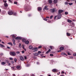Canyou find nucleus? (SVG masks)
Wrapping results in <instances>:
<instances>
[{
	"label": "nucleus",
	"mask_w": 76,
	"mask_h": 76,
	"mask_svg": "<svg viewBox=\"0 0 76 76\" xmlns=\"http://www.w3.org/2000/svg\"><path fill=\"white\" fill-rule=\"evenodd\" d=\"M60 50H63L64 49V47H61L60 48Z\"/></svg>",
	"instance_id": "nucleus-15"
},
{
	"label": "nucleus",
	"mask_w": 76,
	"mask_h": 76,
	"mask_svg": "<svg viewBox=\"0 0 76 76\" xmlns=\"http://www.w3.org/2000/svg\"><path fill=\"white\" fill-rule=\"evenodd\" d=\"M67 53L68 55H71V54L69 52H67Z\"/></svg>",
	"instance_id": "nucleus-39"
},
{
	"label": "nucleus",
	"mask_w": 76,
	"mask_h": 76,
	"mask_svg": "<svg viewBox=\"0 0 76 76\" xmlns=\"http://www.w3.org/2000/svg\"><path fill=\"white\" fill-rule=\"evenodd\" d=\"M16 53H17V54H19V53H20V52L18 51L16 52Z\"/></svg>",
	"instance_id": "nucleus-48"
},
{
	"label": "nucleus",
	"mask_w": 76,
	"mask_h": 76,
	"mask_svg": "<svg viewBox=\"0 0 76 76\" xmlns=\"http://www.w3.org/2000/svg\"><path fill=\"white\" fill-rule=\"evenodd\" d=\"M57 16H55L54 18V19H56V18H57Z\"/></svg>",
	"instance_id": "nucleus-51"
},
{
	"label": "nucleus",
	"mask_w": 76,
	"mask_h": 76,
	"mask_svg": "<svg viewBox=\"0 0 76 76\" xmlns=\"http://www.w3.org/2000/svg\"><path fill=\"white\" fill-rule=\"evenodd\" d=\"M73 55L74 56H76V53H74Z\"/></svg>",
	"instance_id": "nucleus-49"
},
{
	"label": "nucleus",
	"mask_w": 76,
	"mask_h": 76,
	"mask_svg": "<svg viewBox=\"0 0 76 76\" xmlns=\"http://www.w3.org/2000/svg\"><path fill=\"white\" fill-rule=\"evenodd\" d=\"M22 53H25V51L23 50V51H21Z\"/></svg>",
	"instance_id": "nucleus-55"
},
{
	"label": "nucleus",
	"mask_w": 76,
	"mask_h": 76,
	"mask_svg": "<svg viewBox=\"0 0 76 76\" xmlns=\"http://www.w3.org/2000/svg\"><path fill=\"white\" fill-rule=\"evenodd\" d=\"M57 0H54L53 1V3H57Z\"/></svg>",
	"instance_id": "nucleus-24"
},
{
	"label": "nucleus",
	"mask_w": 76,
	"mask_h": 76,
	"mask_svg": "<svg viewBox=\"0 0 76 76\" xmlns=\"http://www.w3.org/2000/svg\"><path fill=\"white\" fill-rule=\"evenodd\" d=\"M23 76H29V75H23Z\"/></svg>",
	"instance_id": "nucleus-63"
},
{
	"label": "nucleus",
	"mask_w": 76,
	"mask_h": 76,
	"mask_svg": "<svg viewBox=\"0 0 76 76\" xmlns=\"http://www.w3.org/2000/svg\"><path fill=\"white\" fill-rule=\"evenodd\" d=\"M1 14L2 15H4L6 13V11L4 10L2 11L1 12Z\"/></svg>",
	"instance_id": "nucleus-12"
},
{
	"label": "nucleus",
	"mask_w": 76,
	"mask_h": 76,
	"mask_svg": "<svg viewBox=\"0 0 76 76\" xmlns=\"http://www.w3.org/2000/svg\"><path fill=\"white\" fill-rule=\"evenodd\" d=\"M37 10L39 12H41L42 10V8L40 7H39L37 8Z\"/></svg>",
	"instance_id": "nucleus-9"
},
{
	"label": "nucleus",
	"mask_w": 76,
	"mask_h": 76,
	"mask_svg": "<svg viewBox=\"0 0 76 76\" xmlns=\"http://www.w3.org/2000/svg\"><path fill=\"white\" fill-rule=\"evenodd\" d=\"M50 51H51V50L50 49H49L48 50V51L46 53V54H48V53H50Z\"/></svg>",
	"instance_id": "nucleus-14"
},
{
	"label": "nucleus",
	"mask_w": 76,
	"mask_h": 76,
	"mask_svg": "<svg viewBox=\"0 0 76 76\" xmlns=\"http://www.w3.org/2000/svg\"><path fill=\"white\" fill-rule=\"evenodd\" d=\"M68 4H69L70 6H71L73 4L72 3H69Z\"/></svg>",
	"instance_id": "nucleus-40"
},
{
	"label": "nucleus",
	"mask_w": 76,
	"mask_h": 76,
	"mask_svg": "<svg viewBox=\"0 0 76 76\" xmlns=\"http://www.w3.org/2000/svg\"><path fill=\"white\" fill-rule=\"evenodd\" d=\"M11 69L12 70H15L16 69V66H13L11 67Z\"/></svg>",
	"instance_id": "nucleus-6"
},
{
	"label": "nucleus",
	"mask_w": 76,
	"mask_h": 76,
	"mask_svg": "<svg viewBox=\"0 0 76 76\" xmlns=\"http://www.w3.org/2000/svg\"><path fill=\"white\" fill-rule=\"evenodd\" d=\"M14 4H18V2L15 1L14 3Z\"/></svg>",
	"instance_id": "nucleus-38"
},
{
	"label": "nucleus",
	"mask_w": 76,
	"mask_h": 76,
	"mask_svg": "<svg viewBox=\"0 0 76 76\" xmlns=\"http://www.w3.org/2000/svg\"><path fill=\"white\" fill-rule=\"evenodd\" d=\"M67 22H68L70 23V22H72V20H71L69 19H68L67 20Z\"/></svg>",
	"instance_id": "nucleus-27"
},
{
	"label": "nucleus",
	"mask_w": 76,
	"mask_h": 76,
	"mask_svg": "<svg viewBox=\"0 0 76 76\" xmlns=\"http://www.w3.org/2000/svg\"><path fill=\"white\" fill-rule=\"evenodd\" d=\"M61 50H59L58 51V52H61Z\"/></svg>",
	"instance_id": "nucleus-56"
},
{
	"label": "nucleus",
	"mask_w": 76,
	"mask_h": 76,
	"mask_svg": "<svg viewBox=\"0 0 76 76\" xmlns=\"http://www.w3.org/2000/svg\"><path fill=\"white\" fill-rule=\"evenodd\" d=\"M64 71H63L62 72H61V74H64Z\"/></svg>",
	"instance_id": "nucleus-53"
},
{
	"label": "nucleus",
	"mask_w": 76,
	"mask_h": 76,
	"mask_svg": "<svg viewBox=\"0 0 76 76\" xmlns=\"http://www.w3.org/2000/svg\"><path fill=\"white\" fill-rule=\"evenodd\" d=\"M13 45H16V43H15V42H13Z\"/></svg>",
	"instance_id": "nucleus-59"
},
{
	"label": "nucleus",
	"mask_w": 76,
	"mask_h": 76,
	"mask_svg": "<svg viewBox=\"0 0 76 76\" xmlns=\"http://www.w3.org/2000/svg\"><path fill=\"white\" fill-rule=\"evenodd\" d=\"M38 54H41V51H38Z\"/></svg>",
	"instance_id": "nucleus-42"
},
{
	"label": "nucleus",
	"mask_w": 76,
	"mask_h": 76,
	"mask_svg": "<svg viewBox=\"0 0 76 76\" xmlns=\"http://www.w3.org/2000/svg\"><path fill=\"white\" fill-rule=\"evenodd\" d=\"M68 13L67 12H65V15H68Z\"/></svg>",
	"instance_id": "nucleus-36"
},
{
	"label": "nucleus",
	"mask_w": 76,
	"mask_h": 76,
	"mask_svg": "<svg viewBox=\"0 0 76 76\" xmlns=\"http://www.w3.org/2000/svg\"><path fill=\"white\" fill-rule=\"evenodd\" d=\"M13 76H15V74H13Z\"/></svg>",
	"instance_id": "nucleus-64"
},
{
	"label": "nucleus",
	"mask_w": 76,
	"mask_h": 76,
	"mask_svg": "<svg viewBox=\"0 0 76 76\" xmlns=\"http://www.w3.org/2000/svg\"><path fill=\"white\" fill-rule=\"evenodd\" d=\"M34 55L35 56H38V53H36L34 54Z\"/></svg>",
	"instance_id": "nucleus-34"
},
{
	"label": "nucleus",
	"mask_w": 76,
	"mask_h": 76,
	"mask_svg": "<svg viewBox=\"0 0 76 76\" xmlns=\"http://www.w3.org/2000/svg\"><path fill=\"white\" fill-rule=\"evenodd\" d=\"M4 4L5 7H7V6H8V4H7V3H4Z\"/></svg>",
	"instance_id": "nucleus-18"
},
{
	"label": "nucleus",
	"mask_w": 76,
	"mask_h": 76,
	"mask_svg": "<svg viewBox=\"0 0 76 76\" xmlns=\"http://www.w3.org/2000/svg\"><path fill=\"white\" fill-rule=\"evenodd\" d=\"M52 1L51 0H49L48 1V2L49 4H51V3H52Z\"/></svg>",
	"instance_id": "nucleus-20"
},
{
	"label": "nucleus",
	"mask_w": 76,
	"mask_h": 76,
	"mask_svg": "<svg viewBox=\"0 0 76 76\" xmlns=\"http://www.w3.org/2000/svg\"><path fill=\"white\" fill-rule=\"evenodd\" d=\"M29 49H31V48H33V47L32 45H30L29 46Z\"/></svg>",
	"instance_id": "nucleus-26"
},
{
	"label": "nucleus",
	"mask_w": 76,
	"mask_h": 76,
	"mask_svg": "<svg viewBox=\"0 0 76 76\" xmlns=\"http://www.w3.org/2000/svg\"><path fill=\"white\" fill-rule=\"evenodd\" d=\"M63 12V10H58V14H60L61 13Z\"/></svg>",
	"instance_id": "nucleus-11"
},
{
	"label": "nucleus",
	"mask_w": 76,
	"mask_h": 76,
	"mask_svg": "<svg viewBox=\"0 0 76 76\" xmlns=\"http://www.w3.org/2000/svg\"><path fill=\"white\" fill-rule=\"evenodd\" d=\"M14 61L15 63H16V61H17V59L16 58H15L14 59Z\"/></svg>",
	"instance_id": "nucleus-35"
},
{
	"label": "nucleus",
	"mask_w": 76,
	"mask_h": 76,
	"mask_svg": "<svg viewBox=\"0 0 76 76\" xmlns=\"http://www.w3.org/2000/svg\"><path fill=\"white\" fill-rule=\"evenodd\" d=\"M53 15H51L50 16V19H52V18H53Z\"/></svg>",
	"instance_id": "nucleus-44"
},
{
	"label": "nucleus",
	"mask_w": 76,
	"mask_h": 76,
	"mask_svg": "<svg viewBox=\"0 0 76 76\" xmlns=\"http://www.w3.org/2000/svg\"><path fill=\"white\" fill-rule=\"evenodd\" d=\"M7 48H8V49H10V48L9 47V46H7Z\"/></svg>",
	"instance_id": "nucleus-54"
},
{
	"label": "nucleus",
	"mask_w": 76,
	"mask_h": 76,
	"mask_svg": "<svg viewBox=\"0 0 76 76\" xmlns=\"http://www.w3.org/2000/svg\"><path fill=\"white\" fill-rule=\"evenodd\" d=\"M19 47H21V44H20V43L19 44Z\"/></svg>",
	"instance_id": "nucleus-52"
},
{
	"label": "nucleus",
	"mask_w": 76,
	"mask_h": 76,
	"mask_svg": "<svg viewBox=\"0 0 76 76\" xmlns=\"http://www.w3.org/2000/svg\"><path fill=\"white\" fill-rule=\"evenodd\" d=\"M52 72H56V71H57V70L56 69H53L52 70Z\"/></svg>",
	"instance_id": "nucleus-21"
},
{
	"label": "nucleus",
	"mask_w": 76,
	"mask_h": 76,
	"mask_svg": "<svg viewBox=\"0 0 76 76\" xmlns=\"http://www.w3.org/2000/svg\"><path fill=\"white\" fill-rule=\"evenodd\" d=\"M9 1H10V3H12V1H11V0H9Z\"/></svg>",
	"instance_id": "nucleus-50"
},
{
	"label": "nucleus",
	"mask_w": 76,
	"mask_h": 76,
	"mask_svg": "<svg viewBox=\"0 0 76 76\" xmlns=\"http://www.w3.org/2000/svg\"><path fill=\"white\" fill-rule=\"evenodd\" d=\"M50 56H52V57H53V54H50Z\"/></svg>",
	"instance_id": "nucleus-46"
},
{
	"label": "nucleus",
	"mask_w": 76,
	"mask_h": 76,
	"mask_svg": "<svg viewBox=\"0 0 76 76\" xmlns=\"http://www.w3.org/2000/svg\"><path fill=\"white\" fill-rule=\"evenodd\" d=\"M47 7H48V6H45V7L43 9L44 10H45V9H46L47 8Z\"/></svg>",
	"instance_id": "nucleus-25"
},
{
	"label": "nucleus",
	"mask_w": 76,
	"mask_h": 76,
	"mask_svg": "<svg viewBox=\"0 0 76 76\" xmlns=\"http://www.w3.org/2000/svg\"><path fill=\"white\" fill-rule=\"evenodd\" d=\"M66 35H67V36H70V33H69L68 32H67L66 33Z\"/></svg>",
	"instance_id": "nucleus-28"
},
{
	"label": "nucleus",
	"mask_w": 76,
	"mask_h": 76,
	"mask_svg": "<svg viewBox=\"0 0 76 76\" xmlns=\"http://www.w3.org/2000/svg\"><path fill=\"white\" fill-rule=\"evenodd\" d=\"M71 58L73 59V56H71L70 57Z\"/></svg>",
	"instance_id": "nucleus-62"
},
{
	"label": "nucleus",
	"mask_w": 76,
	"mask_h": 76,
	"mask_svg": "<svg viewBox=\"0 0 76 76\" xmlns=\"http://www.w3.org/2000/svg\"><path fill=\"white\" fill-rule=\"evenodd\" d=\"M10 60H13V58H10Z\"/></svg>",
	"instance_id": "nucleus-58"
},
{
	"label": "nucleus",
	"mask_w": 76,
	"mask_h": 76,
	"mask_svg": "<svg viewBox=\"0 0 76 76\" xmlns=\"http://www.w3.org/2000/svg\"><path fill=\"white\" fill-rule=\"evenodd\" d=\"M42 47L41 46H40L38 47V48H37V47H35L34 48H32L31 49V50H37V49H38V48H42Z\"/></svg>",
	"instance_id": "nucleus-2"
},
{
	"label": "nucleus",
	"mask_w": 76,
	"mask_h": 76,
	"mask_svg": "<svg viewBox=\"0 0 76 76\" xmlns=\"http://www.w3.org/2000/svg\"><path fill=\"white\" fill-rule=\"evenodd\" d=\"M13 14L14 16H16V15H17V14L16 12H14V13L13 12Z\"/></svg>",
	"instance_id": "nucleus-29"
},
{
	"label": "nucleus",
	"mask_w": 76,
	"mask_h": 76,
	"mask_svg": "<svg viewBox=\"0 0 76 76\" xmlns=\"http://www.w3.org/2000/svg\"><path fill=\"white\" fill-rule=\"evenodd\" d=\"M46 18H47L48 19H49V18H50V17H46Z\"/></svg>",
	"instance_id": "nucleus-61"
},
{
	"label": "nucleus",
	"mask_w": 76,
	"mask_h": 76,
	"mask_svg": "<svg viewBox=\"0 0 76 76\" xmlns=\"http://www.w3.org/2000/svg\"><path fill=\"white\" fill-rule=\"evenodd\" d=\"M50 48L51 49V50H52L53 48V46H50Z\"/></svg>",
	"instance_id": "nucleus-32"
},
{
	"label": "nucleus",
	"mask_w": 76,
	"mask_h": 76,
	"mask_svg": "<svg viewBox=\"0 0 76 76\" xmlns=\"http://www.w3.org/2000/svg\"><path fill=\"white\" fill-rule=\"evenodd\" d=\"M22 41L23 42H25V41H26V39L25 38H23L22 39Z\"/></svg>",
	"instance_id": "nucleus-17"
},
{
	"label": "nucleus",
	"mask_w": 76,
	"mask_h": 76,
	"mask_svg": "<svg viewBox=\"0 0 76 76\" xmlns=\"http://www.w3.org/2000/svg\"><path fill=\"white\" fill-rule=\"evenodd\" d=\"M24 9L25 11L28 12L31 10V7H30V5H27L25 7H24Z\"/></svg>",
	"instance_id": "nucleus-1"
},
{
	"label": "nucleus",
	"mask_w": 76,
	"mask_h": 76,
	"mask_svg": "<svg viewBox=\"0 0 76 76\" xmlns=\"http://www.w3.org/2000/svg\"><path fill=\"white\" fill-rule=\"evenodd\" d=\"M50 12L51 13H54V12H55V9H54V8H53L52 9H50Z\"/></svg>",
	"instance_id": "nucleus-5"
},
{
	"label": "nucleus",
	"mask_w": 76,
	"mask_h": 76,
	"mask_svg": "<svg viewBox=\"0 0 76 76\" xmlns=\"http://www.w3.org/2000/svg\"><path fill=\"white\" fill-rule=\"evenodd\" d=\"M22 39V37H18L15 38V39H17L18 40V39L20 40V39Z\"/></svg>",
	"instance_id": "nucleus-8"
},
{
	"label": "nucleus",
	"mask_w": 76,
	"mask_h": 76,
	"mask_svg": "<svg viewBox=\"0 0 76 76\" xmlns=\"http://www.w3.org/2000/svg\"><path fill=\"white\" fill-rule=\"evenodd\" d=\"M61 17V14H58V19H60Z\"/></svg>",
	"instance_id": "nucleus-10"
},
{
	"label": "nucleus",
	"mask_w": 76,
	"mask_h": 76,
	"mask_svg": "<svg viewBox=\"0 0 76 76\" xmlns=\"http://www.w3.org/2000/svg\"><path fill=\"white\" fill-rule=\"evenodd\" d=\"M15 35H13L12 36V38H15Z\"/></svg>",
	"instance_id": "nucleus-33"
},
{
	"label": "nucleus",
	"mask_w": 76,
	"mask_h": 76,
	"mask_svg": "<svg viewBox=\"0 0 76 76\" xmlns=\"http://www.w3.org/2000/svg\"><path fill=\"white\" fill-rule=\"evenodd\" d=\"M16 68H17V69H20V66L19 65L18 66L16 67Z\"/></svg>",
	"instance_id": "nucleus-16"
},
{
	"label": "nucleus",
	"mask_w": 76,
	"mask_h": 76,
	"mask_svg": "<svg viewBox=\"0 0 76 76\" xmlns=\"http://www.w3.org/2000/svg\"><path fill=\"white\" fill-rule=\"evenodd\" d=\"M0 47H2V48L4 47V45L2 44H0Z\"/></svg>",
	"instance_id": "nucleus-22"
},
{
	"label": "nucleus",
	"mask_w": 76,
	"mask_h": 76,
	"mask_svg": "<svg viewBox=\"0 0 76 76\" xmlns=\"http://www.w3.org/2000/svg\"><path fill=\"white\" fill-rule=\"evenodd\" d=\"M12 42H16V40H15L14 39H13L12 40Z\"/></svg>",
	"instance_id": "nucleus-30"
},
{
	"label": "nucleus",
	"mask_w": 76,
	"mask_h": 76,
	"mask_svg": "<svg viewBox=\"0 0 76 76\" xmlns=\"http://www.w3.org/2000/svg\"><path fill=\"white\" fill-rule=\"evenodd\" d=\"M22 47L23 49V48H24V47H25V45H23L22 46Z\"/></svg>",
	"instance_id": "nucleus-47"
},
{
	"label": "nucleus",
	"mask_w": 76,
	"mask_h": 76,
	"mask_svg": "<svg viewBox=\"0 0 76 76\" xmlns=\"http://www.w3.org/2000/svg\"><path fill=\"white\" fill-rule=\"evenodd\" d=\"M8 44L11 45L12 46H13V44L11 42H9L8 43Z\"/></svg>",
	"instance_id": "nucleus-23"
},
{
	"label": "nucleus",
	"mask_w": 76,
	"mask_h": 76,
	"mask_svg": "<svg viewBox=\"0 0 76 76\" xmlns=\"http://www.w3.org/2000/svg\"><path fill=\"white\" fill-rule=\"evenodd\" d=\"M20 60H21V61H24L25 60L24 59V57H23L22 56H20Z\"/></svg>",
	"instance_id": "nucleus-4"
},
{
	"label": "nucleus",
	"mask_w": 76,
	"mask_h": 76,
	"mask_svg": "<svg viewBox=\"0 0 76 76\" xmlns=\"http://www.w3.org/2000/svg\"><path fill=\"white\" fill-rule=\"evenodd\" d=\"M69 4V3L67 2H65V5L66 4L67 5V4Z\"/></svg>",
	"instance_id": "nucleus-37"
},
{
	"label": "nucleus",
	"mask_w": 76,
	"mask_h": 76,
	"mask_svg": "<svg viewBox=\"0 0 76 76\" xmlns=\"http://www.w3.org/2000/svg\"><path fill=\"white\" fill-rule=\"evenodd\" d=\"M10 55L12 56H16V53L14 52H11L10 53Z\"/></svg>",
	"instance_id": "nucleus-3"
},
{
	"label": "nucleus",
	"mask_w": 76,
	"mask_h": 76,
	"mask_svg": "<svg viewBox=\"0 0 76 76\" xmlns=\"http://www.w3.org/2000/svg\"><path fill=\"white\" fill-rule=\"evenodd\" d=\"M28 17H30V16H32V15H31V14H28Z\"/></svg>",
	"instance_id": "nucleus-43"
},
{
	"label": "nucleus",
	"mask_w": 76,
	"mask_h": 76,
	"mask_svg": "<svg viewBox=\"0 0 76 76\" xmlns=\"http://www.w3.org/2000/svg\"><path fill=\"white\" fill-rule=\"evenodd\" d=\"M24 57L25 60H26V59H27V57H26V56H24Z\"/></svg>",
	"instance_id": "nucleus-41"
},
{
	"label": "nucleus",
	"mask_w": 76,
	"mask_h": 76,
	"mask_svg": "<svg viewBox=\"0 0 76 76\" xmlns=\"http://www.w3.org/2000/svg\"><path fill=\"white\" fill-rule=\"evenodd\" d=\"M8 14H9V15H12L13 14V12L12 11H9L8 12Z\"/></svg>",
	"instance_id": "nucleus-7"
},
{
	"label": "nucleus",
	"mask_w": 76,
	"mask_h": 76,
	"mask_svg": "<svg viewBox=\"0 0 76 76\" xmlns=\"http://www.w3.org/2000/svg\"><path fill=\"white\" fill-rule=\"evenodd\" d=\"M29 43V42L27 40L25 42V43L26 44H28Z\"/></svg>",
	"instance_id": "nucleus-13"
},
{
	"label": "nucleus",
	"mask_w": 76,
	"mask_h": 76,
	"mask_svg": "<svg viewBox=\"0 0 76 76\" xmlns=\"http://www.w3.org/2000/svg\"><path fill=\"white\" fill-rule=\"evenodd\" d=\"M44 20H46V21H47V20H48V19H47L46 18H44Z\"/></svg>",
	"instance_id": "nucleus-45"
},
{
	"label": "nucleus",
	"mask_w": 76,
	"mask_h": 76,
	"mask_svg": "<svg viewBox=\"0 0 76 76\" xmlns=\"http://www.w3.org/2000/svg\"><path fill=\"white\" fill-rule=\"evenodd\" d=\"M23 50H25V51H26V49L25 48H24Z\"/></svg>",
	"instance_id": "nucleus-60"
},
{
	"label": "nucleus",
	"mask_w": 76,
	"mask_h": 76,
	"mask_svg": "<svg viewBox=\"0 0 76 76\" xmlns=\"http://www.w3.org/2000/svg\"><path fill=\"white\" fill-rule=\"evenodd\" d=\"M0 55H1V56H3V53H0Z\"/></svg>",
	"instance_id": "nucleus-57"
},
{
	"label": "nucleus",
	"mask_w": 76,
	"mask_h": 76,
	"mask_svg": "<svg viewBox=\"0 0 76 76\" xmlns=\"http://www.w3.org/2000/svg\"><path fill=\"white\" fill-rule=\"evenodd\" d=\"M61 55H66V56H67V55H66V53H61Z\"/></svg>",
	"instance_id": "nucleus-19"
},
{
	"label": "nucleus",
	"mask_w": 76,
	"mask_h": 76,
	"mask_svg": "<svg viewBox=\"0 0 76 76\" xmlns=\"http://www.w3.org/2000/svg\"><path fill=\"white\" fill-rule=\"evenodd\" d=\"M2 64H3V65L4 64H6V62H2L1 63Z\"/></svg>",
	"instance_id": "nucleus-31"
}]
</instances>
